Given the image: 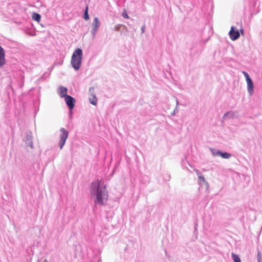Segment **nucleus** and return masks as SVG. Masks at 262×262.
<instances>
[{"label": "nucleus", "mask_w": 262, "mask_h": 262, "mask_svg": "<svg viewBox=\"0 0 262 262\" xmlns=\"http://www.w3.org/2000/svg\"><path fill=\"white\" fill-rule=\"evenodd\" d=\"M64 101L70 111V113L72 114V110L74 108L76 103L75 98L70 95H68L66 96V97L64 98Z\"/></svg>", "instance_id": "6"}, {"label": "nucleus", "mask_w": 262, "mask_h": 262, "mask_svg": "<svg viewBox=\"0 0 262 262\" xmlns=\"http://www.w3.org/2000/svg\"><path fill=\"white\" fill-rule=\"evenodd\" d=\"M242 73L244 76L245 77L247 83L248 92L250 96H252L253 94L254 88L253 81L251 78L250 77L249 74L247 72L243 71Z\"/></svg>", "instance_id": "4"}, {"label": "nucleus", "mask_w": 262, "mask_h": 262, "mask_svg": "<svg viewBox=\"0 0 262 262\" xmlns=\"http://www.w3.org/2000/svg\"><path fill=\"white\" fill-rule=\"evenodd\" d=\"M100 26V22L99 19L97 17H95L92 23V29L91 30V33L93 38L95 37Z\"/></svg>", "instance_id": "5"}, {"label": "nucleus", "mask_w": 262, "mask_h": 262, "mask_svg": "<svg viewBox=\"0 0 262 262\" xmlns=\"http://www.w3.org/2000/svg\"><path fill=\"white\" fill-rule=\"evenodd\" d=\"M5 55L4 49L0 47V67L5 64Z\"/></svg>", "instance_id": "12"}, {"label": "nucleus", "mask_w": 262, "mask_h": 262, "mask_svg": "<svg viewBox=\"0 0 262 262\" xmlns=\"http://www.w3.org/2000/svg\"><path fill=\"white\" fill-rule=\"evenodd\" d=\"M23 141L31 149L33 148V137H32V134L31 132L27 131L26 133V135H25V137L23 139Z\"/></svg>", "instance_id": "7"}, {"label": "nucleus", "mask_w": 262, "mask_h": 262, "mask_svg": "<svg viewBox=\"0 0 262 262\" xmlns=\"http://www.w3.org/2000/svg\"><path fill=\"white\" fill-rule=\"evenodd\" d=\"M209 150L212 155L213 156H220V155L221 154V151L216 149L215 148L210 147Z\"/></svg>", "instance_id": "14"}, {"label": "nucleus", "mask_w": 262, "mask_h": 262, "mask_svg": "<svg viewBox=\"0 0 262 262\" xmlns=\"http://www.w3.org/2000/svg\"><path fill=\"white\" fill-rule=\"evenodd\" d=\"M122 16L124 18H129L128 15H127V14L126 12H123L122 13Z\"/></svg>", "instance_id": "21"}, {"label": "nucleus", "mask_w": 262, "mask_h": 262, "mask_svg": "<svg viewBox=\"0 0 262 262\" xmlns=\"http://www.w3.org/2000/svg\"><path fill=\"white\" fill-rule=\"evenodd\" d=\"M94 91V89L93 88H91L89 89V92L90 93V97H89V101L90 103L93 105H96L97 102V99L96 96L93 94Z\"/></svg>", "instance_id": "10"}, {"label": "nucleus", "mask_w": 262, "mask_h": 262, "mask_svg": "<svg viewBox=\"0 0 262 262\" xmlns=\"http://www.w3.org/2000/svg\"><path fill=\"white\" fill-rule=\"evenodd\" d=\"M178 111H179L178 108L177 107V106H176L175 109L173 110V111L171 113V115L174 116L178 112Z\"/></svg>", "instance_id": "20"}, {"label": "nucleus", "mask_w": 262, "mask_h": 262, "mask_svg": "<svg viewBox=\"0 0 262 262\" xmlns=\"http://www.w3.org/2000/svg\"><path fill=\"white\" fill-rule=\"evenodd\" d=\"M68 89L63 86H60L57 89V93L61 98H65L67 95Z\"/></svg>", "instance_id": "9"}, {"label": "nucleus", "mask_w": 262, "mask_h": 262, "mask_svg": "<svg viewBox=\"0 0 262 262\" xmlns=\"http://www.w3.org/2000/svg\"><path fill=\"white\" fill-rule=\"evenodd\" d=\"M141 31H142V33H143L145 31V26H143L142 27H141Z\"/></svg>", "instance_id": "22"}, {"label": "nucleus", "mask_w": 262, "mask_h": 262, "mask_svg": "<svg viewBox=\"0 0 262 262\" xmlns=\"http://www.w3.org/2000/svg\"><path fill=\"white\" fill-rule=\"evenodd\" d=\"M178 105H179V101H178V100L177 99H176V106H177L178 108Z\"/></svg>", "instance_id": "23"}, {"label": "nucleus", "mask_w": 262, "mask_h": 262, "mask_svg": "<svg viewBox=\"0 0 262 262\" xmlns=\"http://www.w3.org/2000/svg\"><path fill=\"white\" fill-rule=\"evenodd\" d=\"M82 56V50L80 48L76 49L73 53L71 57V64L75 71H78L80 68Z\"/></svg>", "instance_id": "2"}, {"label": "nucleus", "mask_w": 262, "mask_h": 262, "mask_svg": "<svg viewBox=\"0 0 262 262\" xmlns=\"http://www.w3.org/2000/svg\"><path fill=\"white\" fill-rule=\"evenodd\" d=\"M220 156H221L223 159H230L231 157V155L229 153H228L227 152H221V154L220 155Z\"/></svg>", "instance_id": "15"}, {"label": "nucleus", "mask_w": 262, "mask_h": 262, "mask_svg": "<svg viewBox=\"0 0 262 262\" xmlns=\"http://www.w3.org/2000/svg\"><path fill=\"white\" fill-rule=\"evenodd\" d=\"M83 18L85 20H88L89 19V15L88 14V7H86L84 13Z\"/></svg>", "instance_id": "18"}, {"label": "nucleus", "mask_w": 262, "mask_h": 262, "mask_svg": "<svg viewBox=\"0 0 262 262\" xmlns=\"http://www.w3.org/2000/svg\"><path fill=\"white\" fill-rule=\"evenodd\" d=\"M194 171H195V172H196V174L198 175V178H199V183L201 185H202V184H206L207 187H208L209 185H208V183L206 181L205 178H204L203 176H202L200 174V172L198 170L196 169H194Z\"/></svg>", "instance_id": "11"}, {"label": "nucleus", "mask_w": 262, "mask_h": 262, "mask_svg": "<svg viewBox=\"0 0 262 262\" xmlns=\"http://www.w3.org/2000/svg\"><path fill=\"white\" fill-rule=\"evenodd\" d=\"M68 136L69 132L64 128H60L59 139L58 142V145L60 149H61L63 148L64 145L65 144L66 140L68 138Z\"/></svg>", "instance_id": "3"}, {"label": "nucleus", "mask_w": 262, "mask_h": 262, "mask_svg": "<svg viewBox=\"0 0 262 262\" xmlns=\"http://www.w3.org/2000/svg\"><path fill=\"white\" fill-rule=\"evenodd\" d=\"M189 166H190V167H192V165L189 164Z\"/></svg>", "instance_id": "25"}, {"label": "nucleus", "mask_w": 262, "mask_h": 262, "mask_svg": "<svg viewBox=\"0 0 262 262\" xmlns=\"http://www.w3.org/2000/svg\"><path fill=\"white\" fill-rule=\"evenodd\" d=\"M231 256L234 262H241V259L237 255L232 253Z\"/></svg>", "instance_id": "17"}, {"label": "nucleus", "mask_w": 262, "mask_h": 262, "mask_svg": "<svg viewBox=\"0 0 262 262\" xmlns=\"http://www.w3.org/2000/svg\"><path fill=\"white\" fill-rule=\"evenodd\" d=\"M92 199L95 205H105L108 200V192L104 183L100 180H96L91 184L90 189Z\"/></svg>", "instance_id": "1"}, {"label": "nucleus", "mask_w": 262, "mask_h": 262, "mask_svg": "<svg viewBox=\"0 0 262 262\" xmlns=\"http://www.w3.org/2000/svg\"><path fill=\"white\" fill-rule=\"evenodd\" d=\"M230 38L232 40H235L239 37V32L237 30H235L234 27L232 26L229 32Z\"/></svg>", "instance_id": "8"}, {"label": "nucleus", "mask_w": 262, "mask_h": 262, "mask_svg": "<svg viewBox=\"0 0 262 262\" xmlns=\"http://www.w3.org/2000/svg\"><path fill=\"white\" fill-rule=\"evenodd\" d=\"M261 258H262L261 253L259 251H258V253H257V261H258V262H261Z\"/></svg>", "instance_id": "19"}, {"label": "nucleus", "mask_w": 262, "mask_h": 262, "mask_svg": "<svg viewBox=\"0 0 262 262\" xmlns=\"http://www.w3.org/2000/svg\"><path fill=\"white\" fill-rule=\"evenodd\" d=\"M240 31H241V33H242V34H243V33H244V30H243V29H240Z\"/></svg>", "instance_id": "24"}, {"label": "nucleus", "mask_w": 262, "mask_h": 262, "mask_svg": "<svg viewBox=\"0 0 262 262\" xmlns=\"http://www.w3.org/2000/svg\"><path fill=\"white\" fill-rule=\"evenodd\" d=\"M32 19L37 22H39L41 19V16L40 14L34 13L32 15Z\"/></svg>", "instance_id": "16"}, {"label": "nucleus", "mask_w": 262, "mask_h": 262, "mask_svg": "<svg viewBox=\"0 0 262 262\" xmlns=\"http://www.w3.org/2000/svg\"><path fill=\"white\" fill-rule=\"evenodd\" d=\"M236 117V113L233 111H229L227 113H226L223 117V118L224 119H232Z\"/></svg>", "instance_id": "13"}]
</instances>
